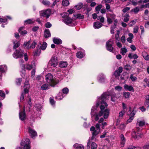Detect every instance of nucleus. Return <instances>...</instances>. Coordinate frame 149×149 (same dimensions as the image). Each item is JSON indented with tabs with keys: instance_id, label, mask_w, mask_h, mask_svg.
Listing matches in <instances>:
<instances>
[{
	"instance_id": "nucleus-6",
	"label": "nucleus",
	"mask_w": 149,
	"mask_h": 149,
	"mask_svg": "<svg viewBox=\"0 0 149 149\" xmlns=\"http://www.w3.org/2000/svg\"><path fill=\"white\" fill-rule=\"evenodd\" d=\"M51 13V11L49 9L42 10L40 12V16L45 17L46 18H48L49 17Z\"/></svg>"
},
{
	"instance_id": "nucleus-61",
	"label": "nucleus",
	"mask_w": 149,
	"mask_h": 149,
	"mask_svg": "<svg viewBox=\"0 0 149 149\" xmlns=\"http://www.w3.org/2000/svg\"><path fill=\"white\" fill-rule=\"evenodd\" d=\"M19 63L21 66L23 68L24 67V61L23 60H19Z\"/></svg>"
},
{
	"instance_id": "nucleus-8",
	"label": "nucleus",
	"mask_w": 149,
	"mask_h": 149,
	"mask_svg": "<svg viewBox=\"0 0 149 149\" xmlns=\"http://www.w3.org/2000/svg\"><path fill=\"white\" fill-rule=\"evenodd\" d=\"M113 40L110 39L106 42V47L107 49L110 52H112L113 49L112 45L113 44Z\"/></svg>"
},
{
	"instance_id": "nucleus-9",
	"label": "nucleus",
	"mask_w": 149,
	"mask_h": 149,
	"mask_svg": "<svg viewBox=\"0 0 149 149\" xmlns=\"http://www.w3.org/2000/svg\"><path fill=\"white\" fill-rule=\"evenodd\" d=\"M58 62L57 57L55 56H53L49 62V64L52 66L55 67L57 65Z\"/></svg>"
},
{
	"instance_id": "nucleus-23",
	"label": "nucleus",
	"mask_w": 149,
	"mask_h": 149,
	"mask_svg": "<svg viewBox=\"0 0 149 149\" xmlns=\"http://www.w3.org/2000/svg\"><path fill=\"white\" fill-rule=\"evenodd\" d=\"M53 41L54 43L57 45H60L62 43V41L60 39L57 38H54Z\"/></svg>"
},
{
	"instance_id": "nucleus-37",
	"label": "nucleus",
	"mask_w": 149,
	"mask_h": 149,
	"mask_svg": "<svg viewBox=\"0 0 149 149\" xmlns=\"http://www.w3.org/2000/svg\"><path fill=\"white\" fill-rule=\"evenodd\" d=\"M49 86L47 84H44L41 87V89L43 90H46L49 88Z\"/></svg>"
},
{
	"instance_id": "nucleus-59",
	"label": "nucleus",
	"mask_w": 149,
	"mask_h": 149,
	"mask_svg": "<svg viewBox=\"0 0 149 149\" xmlns=\"http://www.w3.org/2000/svg\"><path fill=\"white\" fill-rule=\"evenodd\" d=\"M131 66L130 65H125L124 67V68L126 70H129L131 69Z\"/></svg>"
},
{
	"instance_id": "nucleus-18",
	"label": "nucleus",
	"mask_w": 149,
	"mask_h": 149,
	"mask_svg": "<svg viewBox=\"0 0 149 149\" xmlns=\"http://www.w3.org/2000/svg\"><path fill=\"white\" fill-rule=\"evenodd\" d=\"M102 26V24L99 22H95L93 23V27L95 29H98Z\"/></svg>"
},
{
	"instance_id": "nucleus-58",
	"label": "nucleus",
	"mask_w": 149,
	"mask_h": 149,
	"mask_svg": "<svg viewBox=\"0 0 149 149\" xmlns=\"http://www.w3.org/2000/svg\"><path fill=\"white\" fill-rule=\"evenodd\" d=\"M130 9V8L129 7H126L124 8L123 10L122 11L123 13H125L129 11Z\"/></svg>"
},
{
	"instance_id": "nucleus-52",
	"label": "nucleus",
	"mask_w": 149,
	"mask_h": 149,
	"mask_svg": "<svg viewBox=\"0 0 149 149\" xmlns=\"http://www.w3.org/2000/svg\"><path fill=\"white\" fill-rule=\"evenodd\" d=\"M127 149H141V148L138 146L135 147L134 146H130Z\"/></svg>"
},
{
	"instance_id": "nucleus-54",
	"label": "nucleus",
	"mask_w": 149,
	"mask_h": 149,
	"mask_svg": "<svg viewBox=\"0 0 149 149\" xmlns=\"http://www.w3.org/2000/svg\"><path fill=\"white\" fill-rule=\"evenodd\" d=\"M22 81V78H18L16 80V83L18 85H20L21 84V82Z\"/></svg>"
},
{
	"instance_id": "nucleus-28",
	"label": "nucleus",
	"mask_w": 149,
	"mask_h": 149,
	"mask_svg": "<svg viewBox=\"0 0 149 149\" xmlns=\"http://www.w3.org/2000/svg\"><path fill=\"white\" fill-rule=\"evenodd\" d=\"M68 63L65 61H62L59 64V66L61 68H65L67 67Z\"/></svg>"
},
{
	"instance_id": "nucleus-60",
	"label": "nucleus",
	"mask_w": 149,
	"mask_h": 149,
	"mask_svg": "<svg viewBox=\"0 0 149 149\" xmlns=\"http://www.w3.org/2000/svg\"><path fill=\"white\" fill-rule=\"evenodd\" d=\"M143 81L146 84L147 86L149 87V79L145 78L144 79Z\"/></svg>"
},
{
	"instance_id": "nucleus-26",
	"label": "nucleus",
	"mask_w": 149,
	"mask_h": 149,
	"mask_svg": "<svg viewBox=\"0 0 149 149\" xmlns=\"http://www.w3.org/2000/svg\"><path fill=\"white\" fill-rule=\"evenodd\" d=\"M38 46H41L40 49L42 50H45L47 46V44L45 42H43L42 45L41 43H40Z\"/></svg>"
},
{
	"instance_id": "nucleus-39",
	"label": "nucleus",
	"mask_w": 149,
	"mask_h": 149,
	"mask_svg": "<svg viewBox=\"0 0 149 149\" xmlns=\"http://www.w3.org/2000/svg\"><path fill=\"white\" fill-rule=\"evenodd\" d=\"M68 91L69 90L68 88H65L62 89V93L63 95H65V96L66 95L68 94Z\"/></svg>"
},
{
	"instance_id": "nucleus-40",
	"label": "nucleus",
	"mask_w": 149,
	"mask_h": 149,
	"mask_svg": "<svg viewBox=\"0 0 149 149\" xmlns=\"http://www.w3.org/2000/svg\"><path fill=\"white\" fill-rule=\"evenodd\" d=\"M127 51V50L125 48H122L121 49L120 53L122 55H124Z\"/></svg>"
},
{
	"instance_id": "nucleus-25",
	"label": "nucleus",
	"mask_w": 149,
	"mask_h": 149,
	"mask_svg": "<svg viewBox=\"0 0 149 149\" xmlns=\"http://www.w3.org/2000/svg\"><path fill=\"white\" fill-rule=\"evenodd\" d=\"M142 55L144 58L146 60H149V55L145 52H142Z\"/></svg>"
},
{
	"instance_id": "nucleus-57",
	"label": "nucleus",
	"mask_w": 149,
	"mask_h": 149,
	"mask_svg": "<svg viewBox=\"0 0 149 149\" xmlns=\"http://www.w3.org/2000/svg\"><path fill=\"white\" fill-rule=\"evenodd\" d=\"M125 125L124 124H121L119 126V128L120 130H123L125 127Z\"/></svg>"
},
{
	"instance_id": "nucleus-13",
	"label": "nucleus",
	"mask_w": 149,
	"mask_h": 149,
	"mask_svg": "<svg viewBox=\"0 0 149 149\" xmlns=\"http://www.w3.org/2000/svg\"><path fill=\"white\" fill-rule=\"evenodd\" d=\"M80 51H79L76 54L77 57L79 58H82L85 55V51L81 48H79Z\"/></svg>"
},
{
	"instance_id": "nucleus-51",
	"label": "nucleus",
	"mask_w": 149,
	"mask_h": 149,
	"mask_svg": "<svg viewBox=\"0 0 149 149\" xmlns=\"http://www.w3.org/2000/svg\"><path fill=\"white\" fill-rule=\"evenodd\" d=\"M139 11V8L138 7H136L135 8L132 9L131 10L132 12H133L135 13H137Z\"/></svg>"
},
{
	"instance_id": "nucleus-56",
	"label": "nucleus",
	"mask_w": 149,
	"mask_h": 149,
	"mask_svg": "<svg viewBox=\"0 0 149 149\" xmlns=\"http://www.w3.org/2000/svg\"><path fill=\"white\" fill-rule=\"evenodd\" d=\"M97 19L99 20H100V21L103 23L104 21V18L102 16H99L97 17Z\"/></svg>"
},
{
	"instance_id": "nucleus-10",
	"label": "nucleus",
	"mask_w": 149,
	"mask_h": 149,
	"mask_svg": "<svg viewBox=\"0 0 149 149\" xmlns=\"http://www.w3.org/2000/svg\"><path fill=\"white\" fill-rule=\"evenodd\" d=\"M97 79L98 81L101 83H104L107 81L105 76L102 74H99Z\"/></svg>"
},
{
	"instance_id": "nucleus-15",
	"label": "nucleus",
	"mask_w": 149,
	"mask_h": 149,
	"mask_svg": "<svg viewBox=\"0 0 149 149\" xmlns=\"http://www.w3.org/2000/svg\"><path fill=\"white\" fill-rule=\"evenodd\" d=\"M29 79L26 78V80L24 83V92L25 93H27L29 92Z\"/></svg>"
},
{
	"instance_id": "nucleus-55",
	"label": "nucleus",
	"mask_w": 149,
	"mask_h": 149,
	"mask_svg": "<svg viewBox=\"0 0 149 149\" xmlns=\"http://www.w3.org/2000/svg\"><path fill=\"white\" fill-rule=\"evenodd\" d=\"M0 96L4 98L5 97V94L3 91L0 90Z\"/></svg>"
},
{
	"instance_id": "nucleus-20",
	"label": "nucleus",
	"mask_w": 149,
	"mask_h": 149,
	"mask_svg": "<svg viewBox=\"0 0 149 149\" xmlns=\"http://www.w3.org/2000/svg\"><path fill=\"white\" fill-rule=\"evenodd\" d=\"M7 70V66L5 65L0 66V72L1 73L5 72Z\"/></svg>"
},
{
	"instance_id": "nucleus-32",
	"label": "nucleus",
	"mask_w": 149,
	"mask_h": 149,
	"mask_svg": "<svg viewBox=\"0 0 149 149\" xmlns=\"http://www.w3.org/2000/svg\"><path fill=\"white\" fill-rule=\"evenodd\" d=\"M134 113H132L131 114V116L130 117V118L128 119L126 123L127 124H128L129 123L131 122L132 120L134 119Z\"/></svg>"
},
{
	"instance_id": "nucleus-36",
	"label": "nucleus",
	"mask_w": 149,
	"mask_h": 149,
	"mask_svg": "<svg viewBox=\"0 0 149 149\" xmlns=\"http://www.w3.org/2000/svg\"><path fill=\"white\" fill-rule=\"evenodd\" d=\"M23 27H20L18 30L19 32L22 35L25 34L26 33V31L25 30L22 31Z\"/></svg>"
},
{
	"instance_id": "nucleus-29",
	"label": "nucleus",
	"mask_w": 149,
	"mask_h": 149,
	"mask_svg": "<svg viewBox=\"0 0 149 149\" xmlns=\"http://www.w3.org/2000/svg\"><path fill=\"white\" fill-rule=\"evenodd\" d=\"M65 96V95H63L62 93L60 92L56 97V98L59 100L62 99Z\"/></svg>"
},
{
	"instance_id": "nucleus-38",
	"label": "nucleus",
	"mask_w": 149,
	"mask_h": 149,
	"mask_svg": "<svg viewBox=\"0 0 149 149\" xmlns=\"http://www.w3.org/2000/svg\"><path fill=\"white\" fill-rule=\"evenodd\" d=\"M41 2L45 5L47 6L50 4V3L49 1L47 0H40Z\"/></svg>"
},
{
	"instance_id": "nucleus-5",
	"label": "nucleus",
	"mask_w": 149,
	"mask_h": 149,
	"mask_svg": "<svg viewBox=\"0 0 149 149\" xmlns=\"http://www.w3.org/2000/svg\"><path fill=\"white\" fill-rule=\"evenodd\" d=\"M30 141L29 139L26 138L22 140L21 144L22 146H24V149H30V147L29 145Z\"/></svg>"
},
{
	"instance_id": "nucleus-48",
	"label": "nucleus",
	"mask_w": 149,
	"mask_h": 149,
	"mask_svg": "<svg viewBox=\"0 0 149 149\" xmlns=\"http://www.w3.org/2000/svg\"><path fill=\"white\" fill-rule=\"evenodd\" d=\"M97 146L95 142H92L91 145V149H96Z\"/></svg>"
},
{
	"instance_id": "nucleus-3",
	"label": "nucleus",
	"mask_w": 149,
	"mask_h": 149,
	"mask_svg": "<svg viewBox=\"0 0 149 149\" xmlns=\"http://www.w3.org/2000/svg\"><path fill=\"white\" fill-rule=\"evenodd\" d=\"M61 15L63 18V21L65 24L70 26L75 25V21L69 17L68 13H63L61 14Z\"/></svg>"
},
{
	"instance_id": "nucleus-14",
	"label": "nucleus",
	"mask_w": 149,
	"mask_h": 149,
	"mask_svg": "<svg viewBox=\"0 0 149 149\" xmlns=\"http://www.w3.org/2000/svg\"><path fill=\"white\" fill-rule=\"evenodd\" d=\"M26 115L25 109H24L23 111H20L19 113V119L22 121H24L26 119Z\"/></svg>"
},
{
	"instance_id": "nucleus-47",
	"label": "nucleus",
	"mask_w": 149,
	"mask_h": 149,
	"mask_svg": "<svg viewBox=\"0 0 149 149\" xmlns=\"http://www.w3.org/2000/svg\"><path fill=\"white\" fill-rule=\"evenodd\" d=\"M24 47L27 48L28 49H30V48H29V47H30V46H29V42H25L24 43Z\"/></svg>"
},
{
	"instance_id": "nucleus-33",
	"label": "nucleus",
	"mask_w": 149,
	"mask_h": 149,
	"mask_svg": "<svg viewBox=\"0 0 149 149\" xmlns=\"http://www.w3.org/2000/svg\"><path fill=\"white\" fill-rule=\"evenodd\" d=\"M145 98L146 100L144 104L145 105H148L147 107L149 108V95L146 96Z\"/></svg>"
},
{
	"instance_id": "nucleus-7",
	"label": "nucleus",
	"mask_w": 149,
	"mask_h": 149,
	"mask_svg": "<svg viewBox=\"0 0 149 149\" xmlns=\"http://www.w3.org/2000/svg\"><path fill=\"white\" fill-rule=\"evenodd\" d=\"M100 125L99 123H97L96 124V129L92 133V136L91 138L92 139H93L95 138L96 136L99 133L100 130Z\"/></svg>"
},
{
	"instance_id": "nucleus-31",
	"label": "nucleus",
	"mask_w": 149,
	"mask_h": 149,
	"mask_svg": "<svg viewBox=\"0 0 149 149\" xmlns=\"http://www.w3.org/2000/svg\"><path fill=\"white\" fill-rule=\"evenodd\" d=\"M34 20L33 19H29L24 21V24H31L34 23Z\"/></svg>"
},
{
	"instance_id": "nucleus-63",
	"label": "nucleus",
	"mask_w": 149,
	"mask_h": 149,
	"mask_svg": "<svg viewBox=\"0 0 149 149\" xmlns=\"http://www.w3.org/2000/svg\"><path fill=\"white\" fill-rule=\"evenodd\" d=\"M102 5H100L95 8V10L96 11H99L100 9L102 8Z\"/></svg>"
},
{
	"instance_id": "nucleus-53",
	"label": "nucleus",
	"mask_w": 149,
	"mask_h": 149,
	"mask_svg": "<svg viewBox=\"0 0 149 149\" xmlns=\"http://www.w3.org/2000/svg\"><path fill=\"white\" fill-rule=\"evenodd\" d=\"M125 112V111L124 110H123L121 111L119 114V116L121 117H122L124 115Z\"/></svg>"
},
{
	"instance_id": "nucleus-44",
	"label": "nucleus",
	"mask_w": 149,
	"mask_h": 149,
	"mask_svg": "<svg viewBox=\"0 0 149 149\" xmlns=\"http://www.w3.org/2000/svg\"><path fill=\"white\" fill-rule=\"evenodd\" d=\"M124 21L125 22H127L129 20V15L128 14H126L124 16Z\"/></svg>"
},
{
	"instance_id": "nucleus-46",
	"label": "nucleus",
	"mask_w": 149,
	"mask_h": 149,
	"mask_svg": "<svg viewBox=\"0 0 149 149\" xmlns=\"http://www.w3.org/2000/svg\"><path fill=\"white\" fill-rule=\"evenodd\" d=\"M33 68V65L29 64H26V68L28 70H30Z\"/></svg>"
},
{
	"instance_id": "nucleus-62",
	"label": "nucleus",
	"mask_w": 149,
	"mask_h": 149,
	"mask_svg": "<svg viewBox=\"0 0 149 149\" xmlns=\"http://www.w3.org/2000/svg\"><path fill=\"white\" fill-rule=\"evenodd\" d=\"M139 27L138 26H136L134 28L133 32L134 33H137L138 32Z\"/></svg>"
},
{
	"instance_id": "nucleus-17",
	"label": "nucleus",
	"mask_w": 149,
	"mask_h": 149,
	"mask_svg": "<svg viewBox=\"0 0 149 149\" xmlns=\"http://www.w3.org/2000/svg\"><path fill=\"white\" fill-rule=\"evenodd\" d=\"M120 146L123 147L125 143L126 139L123 134H122L120 136Z\"/></svg>"
},
{
	"instance_id": "nucleus-41",
	"label": "nucleus",
	"mask_w": 149,
	"mask_h": 149,
	"mask_svg": "<svg viewBox=\"0 0 149 149\" xmlns=\"http://www.w3.org/2000/svg\"><path fill=\"white\" fill-rule=\"evenodd\" d=\"M41 52V51L40 49H38L36 51L33 52V56H37L39 55L40 54Z\"/></svg>"
},
{
	"instance_id": "nucleus-43",
	"label": "nucleus",
	"mask_w": 149,
	"mask_h": 149,
	"mask_svg": "<svg viewBox=\"0 0 149 149\" xmlns=\"http://www.w3.org/2000/svg\"><path fill=\"white\" fill-rule=\"evenodd\" d=\"M36 45L37 43L36 42L35 40H34L30 46V47H29V48H30V49L31 48L33 49L35 48Z\"/></svg>"
},
{
	"instance_id": "nucleus-49",
	"label": "nucleus",
	"mask_w": 149,
	"mask_h": 149,
	"mask_svg": "<svg viewBox=\"0 0 149 149\" xmlns=\"http://www.w3.org/2000/svg\"><path fill=\"white\" fill-rule=\"evenodd\" d=\"M130 78L132 81H135L137 79V78L136 77L134 76L133 74H131L130 77Z\"/></svg>"
},
{
	"instance_id": "nucleus-50",
	"label": "nucleus",
	"mask_w": 149,
	"mask_h": 149,
	"mask_svg": "<svg viewBox=\"0 0 149 149\" xmlns=\"http://www.w3.org/2000/svg\"><path fill=\"white\" fill-rule=\"evenodd\" d=\"M130 95V94L129 92H124L123 93V96L126 98H128Z\"/></svg>"
},
{
	"instance_id": "nucleus-35",
	"label": "nucleus",
	"mask_w": 149,
	"mask_h": 149,
	"mask_svg": "<svg viewBox=\"0 0 149 149\" xmlns=\"http://www.w3.org/2000/svg\"><path fill=\"white\" fill-rule=\"evenodd\" d=\"M110 95L111 96V101L113 102H115L118 99V97L116 96V95L115 93H113Z\"/></svg>"
},
{
	"instance_id": "nucleus-1",
	"label": "nucleus",
	"mask_w": 149,
	"mask_h": 149,
	"mask_svg": "<svg viewBox=\"0 0 149 149\" xmlns=\"http://www.w3.org/2000/svg\"><path fill=\"white\" fill-rule=\"evenodd\" d=\"M110 95L109 93L106 92L103 93L101 96L97 97L96 107H92L91 113L92 116L95 115V120L96 121L98 120L99 117L102 116L105 119L108 117L109 110L107 108L108 106L107 102L108 100Z\"/></svg>"
},
{
	"instance_id": "nucleus-45",
	"label": "nucleus",
	"mask_w": 149,
	"mask_h": 149,
	"mask_svg": "<svg viewBox=\"0 0 149 149\" xmlns=\"http://www.w3.org/2000/svg\"><path fill=\"white\" fill-rule=\"evenodd\" d=\"M69 2L68 0H63L62 2V4L63 5L67 6L69 4Z\"/></svg>"
},
{
	"instance_id": "nucleus-27",
	"label": "nucleus",
	"mask_w": 149,
	"mask_h": 149,
	"mask_svg": "<svg viewBox=\"0 0 149 149\" xmlns=\"http://www.w3.org/2000/svg\"><path fill=\"white\" fill-rule=\"evenodd\" d=\"M74 17L76 19H83L84 16V15L80 14H77L74 15Z\"/></svg>"
},
{
	"instance_id": "nucleus-2",
	"label": "nucleus",
	"mask_w": 149,
	"mask_h": 149,
	"mask_svg": "<svg viewBox=\"0 0 149 149\" xmlns=\"http://www.w3.org/2000/svg\"><path fill=\"white\" fill-rule=\"evenodd\" d=\"M46 80L49 85L52 87H54L59 82V81L54 78L53 75L50 73L46 75Z\"/></svg>"
},
{
	"instance_id": "nucleus-11",
	"label": "nucleus",
	"mask_w": 149,
	"mask_h": 149,
	"mask_svg": "<svg viewBox=\"0 0 149 149\" xmlns=\"http://www.w3.org/2000/svg\"><path fill=\"white\" fill-rule=\"evenodd\" d=\"M137 121L136 127L138 130L143 127L145 125V122L144 120H139V119H138Z\"/></svg>"
},
{
	"instance_id": "nucleus-16",
	"label": "nucleus",
	"mask_w": 149,
	"mask_h": 149,
	"mask_svg": "<svg viewBox=\"0 0 149 149\" xmlns=\"http://www.w3.org/2000/svg\"><path fill=\"white\" fill-rule=\"evenodd\" d=\"M142 135L140 133L133 131L132 133V136L135 139H139L141 137Z\"/></svg>"
},
{
	"instance_id": "nucleus-34",
	"label": "nucleus",
	"mask_w": 149,
	"mask_h": 149,
	"mask_svg": "<svg viewBox=\"0 0 149 149\" xmlns=\"http://www.w3.org/2000/svg\"><path fill=\"white\" fill-rule=\"evenodd\" d=\"M34 107L37 111H40L41 109L42 108V106L41 104L39 103L36 104H35Z\"/></svg>"
},
{
	"instance_id": "nucleus-30",
	"label": "nucleus",
	"mask_w": 149,
	"mask_h": 149,
	"mask_svg": "<svg viewBox=\"0 0 149 149\" xmlns=\"http://www.w3.org/2000/svg\"><path fill=\"white\" fill-rule=\"evenodd\" d=\"M51 34L49 29H45L44 32V36L45 38H48L50 36Z\"/></svg>"
},
{
	"instance_id": "nucleus-42",
	"label": "nucleus",
	"mask_w": 149,
	"mask_h": 149,
	"mask_svg": "<svg viewBox=\"0 0 149 149\" xmlns=\"http://www.w3.org/2000/svg\"><path fill=\"white\" fill-rule=\"evenodd\" d=\"M83 4L81 3H79L77 5L75 6L74 7L76 9L79 10H80L83 7Z\"/></svg>"
},
{
	"instance_id": "nucleus-4",
	"label": "nucleus",
	"mask_w": 149,
	"mask_h": 149,
	"mask_svg": "<svg viewBox=\"0 0 149 149\" xmlns=\"http://www.w3.org/2000/svg\"><path fill=\"white\" fill-rule=\"evenodd\" d=\"M24 51L21 49L16 50L13 54V57L15 58H21L23 56Z\"/></svg>"
},
{
	"instance_id": "nucleus-24",
	"label": "nucleus",
	"mask_w": 149,
	"mask_h": 149,
	"mask_svg": "<svg viewBox=\"0 0 149 149\" xmlns=\"http://www.w3.org/2000/svg\"><path fill=\"white\" fill-rule=\"evenodd\" d=\"M13 42L14 44L13 48L14 49H16L20 45V42L17 41L16 40H13Z\"/></svg>"
},
{
	"instance_id": "nucleus-64",
	"label": "nucleus",
	"mask_w": 149,
	"mask_h": 149,
	"mask_svg": "<svg viewBox=\"0 0 149 149\" xmlns=\"http://www.w3.org/2000/svg\"><path fill=\"white\" fill-rule=\"evenodd\" d=\"M144 149H149V144L147 143L143 147Z\"/></svg>"
},
{
	"instance_id": "nucleus-21",
	"label": "nucleus",
	"mask_w": 149,
	"mask_h": 149,
	"mask_svg": "<svg viewBox=\"0 0 149 149\" xmlns=\"http://www.w3.org/2000/svg\"><path fill=\"white\" fill-rule=\"evenodd\" d=\"M116 16L114 15H110V17H107V21L109 24L112 23L113 20L115 19Z\"/></svg>"
},
{
	"instance_id": "nucleus-22",
	"label": "nucleus",
	"mask_w": 149,
	"mask_h": 149,
	"mask_svg": "<svg viewBox=\"0 0 149 149\" xmlns=\"http://www.w3.org/2000/svg\"><path fill=\"white\" fill-rule=\"evenodd\" d=\"M73 147L75 149H84V147L82 145L78 143L74 144Z\"/></svg>"
},
{
	"instance_id": "nucleus-12",
	"label": "nucleus",
	"mask_w": 149,
	"mask_h": 149,
	"mask_svg": "<svg viewBox=\"0 0 149 149\" xmlns=\"http://www.w3.org/2000/svg\"><path fill=\"white\" fill-rule=\"evenodd\" d=\"M28 131L29 133V135L32 138H33L34 137L37 136L36 132L33 128L30 127L28 128Z\"/></svg>"
},
{
	"instance_id": "nucleus-19",
	"label": "nucleus",
	"mask_w": 149,
	"mask_h": 149,
	"mask_svg": "<svg viewBox=\"0 0 149 149\" xmlns=\"http://www.w3.org/2000/svg\"><path fill=\"white\" fill-rule=\"evenodd\" d=\"M124 87L125 89L129 91L133 92L134 91V89L133 88V87L131 86H128L127 84H125L124 86Z\"/></svg>"
}]
</instances>
